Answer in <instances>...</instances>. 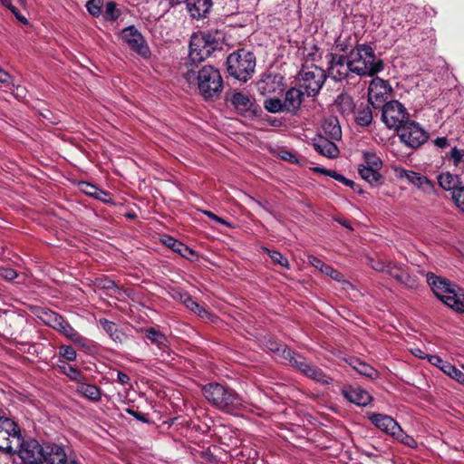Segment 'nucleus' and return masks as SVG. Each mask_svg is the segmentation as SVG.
<instances>
[{"instance_id":"1","label":"nucleus","mask_w":464,"mask_h":464,"mask_svg":"<svg viewBox=\"0 0 464 464\" xmlns=\"http://www.w3.org/2000/svg\"><path fill=\"white\" fill-rule=\"evenodd\" d=\"M202 394L214 408L228 413L247 411L249 404L231 387L218 382H209L202 387Z\"/></svg>"},{"instance_id":"2","label":"nucleus","mask_w":464,"mask_h":464,"mask_svg":"<svg viewBox=\"0 0 464 464\" xmlns=\"http://www.w3.org/2000/svg\"><path fill=\"white\" fill-rule=\"evenodd\" d=\"M184 78L189 85L197 86L199 94L205 100H215L223 91L224 82L218 69L205 65L199 70H188Z\"/></svg>"},{"instance_id":"3","label":"nucleus","mask_w":464,"mask_h":464,"mask_svg":"<svg viewBox=\"0 0 464 464\" xmlns=\"http://www.w3.org/2000/svg\"><path fill=\"white\" fill-rule=\"evenodd\" d=\"M350 66L353 74L358 76H373L383 69V63L376 59L372 48L366 44H357L350 53Z\"/></svg>"},{"instance_id":"4","label":"nucleus","mask_w":464,"mask_h":464,"mask_svg":"<svg viewBox=\"0 0 464 464\" xmlns=\"http://www.w3.org/2000/svg\"><path fill=\"white\" fill-rule=\"evenodd\" d=\"M256 68V56L245 49L230 53L227 58V70L230 76L240 82L248 81Z\"/></svg>"},{"instance_id":"5","label":"nucleus","mask_w":464,"mask_h":464,"mask_svg":"<svg viewBox=\"0 0 464 464\" xmlns=\"http://www.w3.org/2000/svg\"><path fill=\"white\" fill-rule=\"evenodd\" d=\"M219 48L220 43L215 34L208 32L195 33L190 38L189 60L193 63H201Z\"/></svg>"},{"instance_id":"6","label":"nucleus","mask_w":464,"mask_h":464,"mask_svg":"<svg viewBox=\"0 0 464 464\" xmlns=\"http://www.w3.org/2000/svg\"><path fill=\"white\" fill-rule=\"evenodd\" d=\"M325 79V72L317 64H303L298 76L300 88L307 96H315Z\"/></svg>"},{"instance_id":"7","label":"nucleus","mask_w":464,"mask_h":464,"mask_svg":"<svg viewBox=\"0 0 464 464\" xmlns=\"http://www.w3.org/2000/svg\"><path fill=\"white\" fill-rule=\"evenodd\" d=\"M382 109V121L390 130L398 131L410 120L408 110L396 100L384 103Z\"/></svg>"},{"instance_id":"8","label":"nucleus","mask_w":464,"mask_h":464,"mask_svg":"<svg viewBox=\"0 0 464 464\" xmlns=\"http://www.w3.org/2000/svg\"><path fill=\"white\" fill-rule=\"evenodd\" d=\"M401 141L407 147L418 149L429 139V133L415 121L409 120L397 131Z\"/></svg>"},{"instance_id":"9","label":"nucleus","mask_w":464,"mask_h":464,"mask_svg":"<svg viewBox=\"0 0 464 464\" xmlns=\"http://www.w3.org/2000/svg\"><path fill=\"white\" fill-rule=\"evenodd\" d=\"M21 432L18 425L9 418L0 419V450L5 452H13L20 443Z\"/></svg>"},{"instance_id":"10","label":"nucleus","mask_w":464,"mask_h":464,"mask_svg":"<svg viewBox=\"0 0 464 464\" xmlns=\"http://www.w3.org/2000/svg\"><path fill=\"white\" fill-rule=\"evenodd\" d=\"M22 462H36L44 459V445L42 446L36 440H24L16 445L15 450Z\"/></svg>"},{"instance_id":"11","label":"nucleus","mask_w":464,"mask_h":464,"mask_svg":"<svg viewBox=\"0 0 464 464\" xmlns=\"http://www.w3.org/2000/svg\"><path fill=\"white\" fill-rule=\"evenodd\" d=\"M121 39L143 58L150 55V51L141 34L134 27L129 26L124 28L121 34Z\"/></svg>"},{"instance_id":"12","label":"nucleus","mask_w":464,"mask_h":464,"mask_svg":"<svg viewBox=\"0 0 464 464\" xmlns=\"http://www.w3.org/2000/svg\"><path fill=\"white\" fill-rule=\"evenodd\" d=\"M331 59L329 60V74L330 76L336 82H341L350 74L353 73V68L350 66V57L349 54L340 55V54H330Z\"/></svg>"},{"instance_id":"13","label":"nucleus","mask_w":464,"mask_h":464,"mask_svg":"<svg viewBox=\"0 0 464 464\" xmlns=\"http://www.w3.org/2000/svg\"><path fill=\"white\" fill-rule=\"evenodd\" d=\"M389 91L387 82L378 77L373 79L368 88V102L374 109L382 108Z\"/></svg>"},{"instance_id":"14","label":"nucleus","mask_w":464,"mask_h":464,"mask_svg":"<svg viewBox=\"0 0 464 464\" xmlns=\"http://www.w3.org/2000/svg\"><path fill=\"white\" fill-rule=\"evenodd\" d=\"M72 456L71 450L62 444H44V459L46 464H66Z\"/></svg>"},{"instance_id":"15","label":"nucleus","mask_w":464,"mask_h":464,"mask_svg":"<svg viewBox=\"0 0 464 464\" xmlns=\"http://www.w3.org/2000/svg\"><path fill=\"white\" fill-rule=\"evenodd\" d=\"M172 5L185 3L187 10L194 19L205 17L212 5L211 0H170Z\"/></svg>"},{"instance_id":"16","label":"nucleus","mask_w":464,"mask_h":464,"mask_svg":"<svg viewBox=\"0 0 464 464\" xmlns=\"http://www.w3.org/2000/svg\"><path fill=\"white\" fill-rule=\"evenodd\" d=\"M368 419L377 429L392 437L400 427L398 422L393 418L386 414L370 413L368 415Z\"/></svg>"},{"instance_id":"17","label":"nucleus","mask_w":464,"mask_h":464,"mask_svg":"<svg viewBox=\"0 0 464 464\" xmlns=\"http://www.w3.org/2000/svg\"><path fill=\"white\" fill-rule=\"evenodd\" d=\"M230 102L238 113L243 116H251L256 113V106L247 94L237 92L229 98Z\"/></svg>"},{"instance_id":"18","label":"nucleus","mask_w":464,"mask_h":464,"mask_svg":"<svg viewBox=\"0 0 464 464\" xmlns=\"http://www.w3.org/2000/svg\"><path fill=\"white\" fill-rule=\"evenodd\" d=\"M342 394L350 402L358 406H366L372 400V395L360 386H349L342 390Z\"/></svg>"},{"instance_id":"19","label":"nucleus","mask_w":464,"mask_h":464,"mask_svg":"<svg viewBox=\"0 0 464 464\" xmlns=\"http://www.w3.org/2000/svg\"><path fill=\"white\" fill-rule=\"evenodd\" d=\"M426 276L429 285L439 299L446 293H453L455 286H457L448 279L437 276L433 273H427Z\"/></svg>"},{"instance_id":"20","label":"nucleus","mask_w":464,"mask_h":464,"mask_svg":"<svg viewBox=\"0 0 464 464\" xmlns=\"http://www.w3.org/2000/svg\"><path fill=\"white\" fill-rule=\"evenodd\" d=\"M257 90L263 95L282 91V77L278 74H266L257 82Z\"/></svg>"},{"instance_id":"21","label":"nucleus","mask_w":464,"mask_h":464,"mask_svg":"<svg viewBox=\"0 0 464 464\" xmlns=\"http://www.w3.org/2000/svg\"><path fill=\"white\" fill-rule=\"evenodd\" d=\"M86 376L82 377V381H79L75 386L74 391L82 397L92 401H99L102 398V390L95 384L86 382Z\"/></svg>"},{"instance_id":"22","label":"nucleus","mask_w":464,"mask_h":464,"mask_svg":"<svg viewBox=\"0 0 464 464\" xmlns=\"http://www.w3.org/2000/svg\"><path fill=\"white\" fill-rule=\"evenodd\" d=\"M401 177L405 178L412 185L426 193L434 191V184L425 176L412 170H402Z\"/></svg>"},{"instance_id":"23","label":"nucleus","mask_w":464,"mask_h":464,"mask_svg":"<svg viewBox=\"0 0 464 464\" xmlns=\"http://www.w3.org/2000/svg\"><path fill=\"white\" fill-rule=\"evenodd\" d=\"M314 150L328 158H335L339 154V150L335 143L332 140H330L326 137H323L319 135L316 139L314 140Z\"/></svg>"},{"instance_id":"24","label":"nucleus","mask_w":464,"mask_h":464,"mask_svg":"<svg viewBox=\"0 0 464 464\" xmlns=\"http://www.w3.org/2000/svg\"><path fill=\"white\" fill-rule=\"evenodd\" d=\"M389 276L394 278L396 281L405 285L408 287H415L417 283L416 280L410 276V274L403 269V267L391 262L388 265L387 272Z\"/></svg>"},{"instance_id":"25","label":"nucleus","mask_w":464,"mask_h":464,"mask_svg":"<svg viewBox=\"0 0 464 464\" xmlns=\"http://www.w3.org/2000/svg\"><path fill=\"white\" fill-rule=\"evenodd\" d=\"M307 259H308V263L311 266H313L314 268L321 271L323 274L330 276L334 280H335L337 282H344L345 281L344 276L341 272L335 270L334 267L325 264L324 262H323L321 259L317 258L316 256H308Z\"/></svg>"},{"instance_id":"26","label":"nucleus","mask_w":464,"mask_h":464,"mask_svg":"<svg viewBox=\"0 0 464 464\" xmlns=\"http://www.w3.org/2000/svg\"><path fill=\"white\" fill-rule=\"evenodd\" d=\"M56 331L66 336L76 345L89 347L90 341L81 335L66 320H64L63 324H62Z\"/></svg>"},{"instance_id":"27","label":"nucleus","mask_w":464,"mask_h":464,"mask_svg":"<svg viewBox=\"0 0 464 464\" xmlns=\"http://www.w3.org/2000/svg\"><path fill=\"white\" fill-rule=\"evenodd\" d=\"M449 295L445 294L443 296L440 298L445 304L449 307L452 308L456 312H463L464 311V293L462 290L457 285L455 286L453 293H448Z\"/></svg>"},{"instance_id":"28","label":"nucleus","mask_w":464,"mask_h":464,"mask_svg":"<svg viewBox=\"0 0 464 464\" xmlns=\"http://www.w3.org/2000/svg\"><path fill=\"white\" fill-rule=\"evenodd\" d=\"M305 94L304 92V90H298L292 88L288 90L285 93V100H284V106L285 108V111H296L302 102V96Z\"/></svg>"},{"instance_id":"29","label":"nucleus","mask_w":464,"mask_h":464,"mask_svg":"<svg viewBox=\"0 0 464 464\" xmlns=\"http://www.w3.org/2000/svg\"><path fill=\"white\" fill-rule=\"evenodd\" d=\"M283 359L287 361L291 366L301 372L303 374L309 366V363L304 356L290 349H283Z\"/></svg>"},{"instance_id":"30","label":"nucleus","mask_w":464,"mask_h":464,"mask_svg":"<svg viewBox=\"0 0 464 464\" xmlns=\"http://www.w3.org/2000/svg\"><path fill=\"white\" fill-rule=\"evenodd\" d=\"M355 113V122L362 126L367 127L369 126L373 119L372 105L368 103L362 102L358 105V107L354 110Z\"/></svg>"},{"instance_id":"31","label":"nucleus","mask_w":464,"mask_h":464,"mask_svg":"<svg viewBox=\"0 0 464 464\" xmlns=\"http://www.w3.org/2000/svg\"><path fill=\"white\" fill-rule=\"evenodd\" d=\"M323 131L328 139L339 140L342 138V130L339 121L334 117L326 119L323 123Z\"/></svg>"},{"instance_id":"32","label":"nucleus","mask_w":464,"mask_h":464,"mask_svg":"<svg viewBox=\"0 0 464 464\" xmlns=\"http://www.w3.org/2000/svg\"><path fill=\"white\" fill-rule=\"evenodd\" d=\"M358 172L361 178L372 186H379L382 183L383 178L380 173V169L359 166Z\"/></svg>"},{"instance_id":"33","label":"nucleus","mask_w":464,"mask_h":464,"mask_svg":"<svg viewBox=\"0 0 464 464\" xmlns=\"http://www.w3.org/2000/svg\"><path fill=\"white\" fill-rule=\"evenodd\" d=\"M99 324L102 327V329L110 335V337L116 343H122L125 335L124 334L118 329L115 323L109 321L105 318H101L99 320Z\"/></svg>"},{"instance_id":"34","label":"nucleus","mask_w":464,"mask_h":464,"mask_svg":"<svg viewBox=\"0 0 464 464\" xmlns=\"http://www.w3.org/2000/svg\"><path fill=\"white\" fill-rule=\"evenodd\" d=\"M179 300L192 312H194L196 314L199 315L200 317H205L208 315V313L205 310V308L200 305L198 303H197L190 295H188L186 292L179 293Z\"/></svg>"},{"instance_id":"35","label":"nucleus","mask_w":464,"mask_h":464,"mask_svg":"<svg viewBox=\"0 0 464 464\" xmlns=\"http://www.w3.org/2000/svg\"><path fill=\"white\" fill-rule=\"evenodd\" d=\"M439 185L445 190L457 189L460 187V180L457 175H453L450 172L441 173L438 176Z\"/></svg>"},{"instance_id":"36","label":"nucleus","mask_w":464,"mask_h":464,"mask_svg":"<svg viewBox=\"0 0 464 464\" xmlns=\"http://www.w3.org/2000/svg\"><path fill=\"white\" fill-rule=\"evenodd\" d=\"M335 106L342 114L348 115L354 111L355 105L353 98L347 93H341L335 100Z\"/></svg>"},{"instance_id":"37","label":"nucleus","mask_w":464,"mask_h":464,"mask_svg":"<svg viewBox=\"0 0 464 464\" xmlns=\"http://www.w3.org/2000/svg\"><path fill=\"white\" fill-rule=\"evenodd\" d=\"M304 375L324 385L330 384L333 381V379L325 374L320 368L311 364L306 368Z\"/></svg>"},{"instance_id":"38","label":"nucleus","mask_w":464,"mask_h":464,"mask_svg":"<svg viewBox=\"0 0 464 464\" xmlns=\"http://www.w3.org/2000/svg\"><path fill=\"white\" fill-rule=\"evenodd\" d=\"M304 63L316 64L322 59V53L315 44H307L303 48Z\"/></svg>"},{"instance_id":"39","label":"nucleus","mask_w":464,"mask_h":464,"mask_svg":"<svg viewBox=\"0 0 464 464\" xmlns=\"http://www.w3.org/2000/svg\"><path fill=\"white\" fill-rule=\"evenodd\" d=\"M146 337L160 349H165L168 347V339L160 331L150 327L146 330Z\"/></svg>"},{"instance_id":"40","label":"nucleus","mask_w":464,"mask_h":464,"mask_svg":"<svg viewBox=\"0 0 464 464\" xmlns=\"http://www.w3.org/2000/svg\"><path fill=\"white\" fill-rule=\"evenodd\" d=\"M352 365L353 368L362 375L370 379H376L378 377V372L374 368L358 359L354 360Z\"/></svg>"},{"instance_id":"41","label":"nucleus","mask_w":464,"mask_h":464,"mask_svg":"<svg viewBox=\"0 0 464 464\" xmlns=\"http://www.w3.org/2000/svg\"><path fill=\"white\" fill-rule=\"evenodd\" d=\"M364 162L361 164V167L371 168L375 169H381L382 167V161L380 157H378L373 152H364L363 153Z\"/></svg>"},{"instance_id":"42","label":"nucleus","mask_w":464,"mask_h":464,"mask_svg":"<svg viewBox=\"0 0 464 464\" xmlns=\"http://www.w3.org/2000/svg\"><path fill=\"white\" fill-rule=\"evenodd\" d=\"M63 374H65L72 381L75 382V384L82 380L84 374L79 371L78 369L72 367V365L63 362V365L60 366Z\"/></svg>"},{"instance_id":"43","label":"nucleus","mask_w":464,"mask_h":464,"mask_svg":"<svg viewBox=\"0 0 464 464\" xmlns=\"http://www.w3.org/2000/svg\"><path fill=\"white\" fill-rule=\"evenodd\" d=\"M392 438L394 440H396L397 441L402 443L403 445L411 448V449H414L417 447V442L416 440L413 439V437L406 434L402 429L401 428V426L399 427L398 430L394 433V435L392 436Z\"/></svg>"},{"instance_id":"44","label":"nucleus","mask_w":464,"mask_h":464,"mask_svg":"<svg viewBox=\"0 0 464 464\" xmlns=\"http://www.w3.org/2000/svg\"><path fill=\"white\" fill-rule=\"evenodd\" d=\"M121 15V11L117 7V4L113 1L105 3V10L103 16L108 21H115Z\"/></svg>"},{"instance_id":"45","label":"nucleus","mask_w":464,"mask_h":464,"mask_svg":"<svg viewBox=\"0 0 464 464\" xmlns=\"http://www.w3.org/2000/svg\"><path fill=\"white\" fill-rule=\"evenodd\" d=\"M265 251L269 255L270 258L272 259L273 263L277 264L285 268L289 269L290 264L288 259L283 256L280 252L276 250H270L268 248H266Z\"/></svg>"},{"instance_id":"46","label":"nucleus","mask_w":464,"mask_h":464,"mask_svg":"<svg viewBox=\"0 0 464 464\" xmlns=\"http://www.w3.org/2000/svg\"><path fill=\"white\" fill-rule=\"evenodd\" d=\"M264 106L266 111L272 113H276L279 111H285V108L284 106V102L279 99H267L265 101Z\"/></svg>"},{"instance_id":"47","label":"nucleus","mask_w":464,"mask_h":464,"mask_svg":"<svg viewBox=\"0 0 464 464\" xmlns=\"http://www.w3.org/2000/svg\"><path fill=\"white\" fill-rule=\"evenodd\" d=\"M85 6L90 14L94 17H98L102 14L103 0H89Z\"/></svg>"},{"instance_id":"48","label":"nucleus","mask_w":464,"mask_h":464,"mask_svg":"<svg viewBox=\"0 0 464 464\" xmlns=\"http://www.w3.org/2000/svg\"><path fill=\"white\" fill-rule=\"evenodd\" d=\"M321 171L328 176H330L331 178L334 179L335 180L348 186V187H351L352 188L355 189L354 186H355V183L351 180V179H346L343 175L342 174H339L338 172H336L335 170H331V169H322Z\"/></svg>"},{"instance_id":"49","label":"nucleus","mask_w":464,"mask_h":464,"mask_svg":"<svg viewBox=\"0 0 464 464\" xmlns=\"http://www.w3.org/2000/svg\"><path fill=\"white\" fill-rule=\"evenodd\" d=\"M452 200L457 208L464 212V187L460 186L452 192Z\"/></svg>"},{"instance_id":"50","label":"nucleus","mask_w":464,"mask_h":464,"mask_svg":"<svg viewBox=\"0 0 464 464\" xmlns=\"http://www.w3.org/2000/svg\"><path fill=\"white\" fill-rule=\"evenodd\" d=\"M47 315V324L53 327L54 330H57L58 327L63 324L64 322V318L54 313V312H50L49 314H46Z\"/></svg>"},{"instance_id":"51","label":"nucleus","mask_w":464,"mask_h":464,"mask_svg":"<svg viewBox=\"0 0 464 464\" xmlns=\"http://www.w3.org/2000/svg\"><path fill=\"white\" fill-rule=\"evenodd\" d=\"M4 6L7 7L15 16V18L24 24H28V20L20 13V11L12 5L11 0H1Z\"/></svg>"},{"instance_id":"52","label":"nucleus","mask_w":464,"mask_h":464,"mask_svg":"<svg viewBox=\"0 0 464 464\" xmlns=\"http://www.w3.org/2000/svg\"><path fill=\"white\" fill-rule=\"evenodd\" d=\"M428 361L429 362H430L432 365H435L437 366L438 368H440L444 373H448L449 372V370L446 369V365H452L451 363L442 360L440 356L438 355H429L428 356Z\"/></svg>"},{"instance_id":"53","label":"nucleus","mask_w":464,"mask_h":464,"mask_svg":"<svg viewBox=\"0 0 464 464\" xmlns=\"http://www.w3.org/2000/svg\"><path fill=\"white\" fill-rule=\"evenodd\" d=\"M59 353L63 357H64L66 360L71 361V362L74 361L77 356L75 350L72 346H69V345H62L59 348Z\"/></svg>"},{"instance_id":"54","label":"nucleus","mask_w":464,"mask_h":464,"mask_svg":"<svg viewBox=\"0 0 464 464\" xmlns=\"http://www.w3.org/2000/svg\"><path fill=\"white\" fill-rule=\"evenodd\" d=\"M177 253L179 254L182 257H184L188 260H190V261H194L198 257V255L196 254V252L184 244L182 245V246L179 249V251Z\"/></svg>"},{"instance_id":"55","label":"nucleus","mask_w":464,"mask_h":464,"mask_svg":"<svg viewBox=\"0 0 464 464\" xmlns=\"http://www.w3.org/2000/svg\"><path fill=\"white\" fill-rule=\"evenodd\" d=\"M446 369L449 370L447 373L449 376L459 382V383H464V373L457 369L454 365H446Z\"/></svg>"},{"instance_id":"56","label":"nucleus","mask_w":464,"mask_h":464,"mask_svg":"<svg viewBox=\"0 0 464 464\" xmlns=\"http://www.w3.org/2000/svg\"><path fill=\"white\" fill-rule=\"evenodd\" d=\"M390 261H384L382 259H371L370 266L372 269L378 272H387L388 265H390Z\"/></svg>"},{"instance_id":"57","label":"nucleus","mask_w":464,"mask_h":464,"mask_svg":"<svg viewBox=\"0 0 464 464\" xmlns=\"http://www.w3.org/2000/svg\"><path fill=\"white\" fill-rule=\"evenodd\" d=\"M163 244L172 249L174 252H178L179 249L182 246L183 243L175 239L172 237H165L163 238Z\"/></svg>"},{"instance_id":"58","label":"nucleus","mask_w":464,"mask_h":464,"mask_svg":"<svg viewBox=\"0 0 464 464\" xmlns=\"http://www.w3.org/2000/svg\"><path fill=\"white\" fill-rule=\"evenodd\" d=\"M450 159L453 160L455 166L464 162V150L453 148L450 151Z\"/></svg>"},{"instance_id":"59","label":"nucleus","mask_w":464,"mask_h":464,"mask_svg":"<svg viewBox=\"0 0 464 464\" xmlns=\"http://www.w3.org/2000/svg\"><path fill=\"white\" fill-rule=\"evenodd\" d=\"M81 190L85 193L88 196L95 198L97 196L98 188L94 185L88 183V182H82L80 184Z\"/></svg>"},{"instance_id":"60","label":"nucleus","mask_w":464,"mask_h":464,"mask_svg":"<svg viewBox=\"0 0 464 464\" xmlns=\"http://www.w3.org/2000/svg\"><path fill=\"white\" fill-rule=\"evenodd\" d=\"M267 348L271 352L277 353L282 358H283V349H288L285 345L277 343L276 342H271V341L267 343Z\"/></svg>"},{"instance_id":"61","label":"nucleus","mask_w":464,"mask_h":464,"mask_svg":"<svg viewBox=\"0 0 464 464\" xmlns=\"http://www.w3.org/2000/svg\"><path fill=\"white\" fill-rule=\"evenodd\" d=\"M0 276L6 280L12 281L17 277V273L12 268H1Z\"/></svg>"},{"instance_id":"62","label":"nucleus","mask_w":464,"mask_h":464,"mask_svg":"<svg viewBox=\"0 0 464 464\" xmlns=\"http://www.w3.org/2000/svg\"><path fill=\"white\" fill-rule=\"evenodd\" d=\"M0 83L5 84L6 86L12 83L11 75L2 68H0Z\"/></svg>"},{"instance_id":"63","label":"nucleus","mask_w":464,"mask_h":464,"mask_svg":"<svg viewBox=\"0 0 464 464\" xmlns=\"http://www.w3.org/2000/svg\"><path fill=\"white\" fill-rule=\"evenodd\" d=\"M94 198L99 199V200H101L102 202H109V201H111L110 194L108 192L102 190V189H100V188L98 189L97 196H95Z\"/></svg>"},{"instance_id":"64","label":"nucleus","mask_w":464,"mask_h":464,"mask_svg":"<svg viewBox=\"0 0 464 464\" xmlns=\"http://www.w3.org/2000/svg\"><path fill=\"white\" fill-rule=\"evenodd\" d=\"M433 143L438 148H446L449 146V140L446 137H439L433 140Z\"/></svg>"}]
</instances>
